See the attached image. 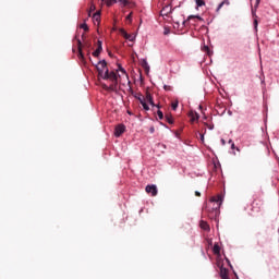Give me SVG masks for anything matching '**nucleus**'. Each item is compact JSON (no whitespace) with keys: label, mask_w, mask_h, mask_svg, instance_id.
Masks as SVG:
<instances>
[{"label":"nucleus","mask_w":279,"mask_h":279,"mask_svg":"<svg viewBox=\"0 0 279 279\" xmlns=\"http://www.w3.org/2000/svg\"><path fill=\"white\" fill-rule=\"evenodd\" d=\"M196 197H202V193H199L198 191L195 192Z\"/></svg>","instance_id":"79ce46f5"},{"label":"nucleus","mask_w":279,"mask_h":279,"mask_svg":"<svg viewBox=\"0 0 279 279\" xmlns=\"http://www.w3.org/2000/svg\"><path fill=\"white\" fill-rule=\"evenodd\" d=\"M163 14H169V11H166V13H163Z\"/></svg>","instance_id":"49530a36"},{"label":"nucleus","mask_w":279,"mask_h":279,"mask_svg":"<svg viewBox=\"0 0 279 279\" xmlns=\"http://www.w3.org/2000/svg\"><path fill=\"white\" fill-rule=\"evenodd\" d=\"M226 260H227V263H228L230 269H233L232 264L230 263V259H228V257H226Z\"/></svg>","instance_id":"a19ab883"},{"label":"nucleus","mask_w":279,"mask_h":279,"mask_svg":"<svg viewBox=\"0 0 279 279\" xmlns=\"http://www.w3.org/2000/svg\"><path fill=\"white\" fill-rule=\"evenodd\" d=\"M128 114L132 116V113H131V111H130V110L128 111Z\"/></svg>","instance_id":"a18cd8bd"},{"label":"nucleus","mask_w":279,"mask_h":279,"mask_svg":"<svg viewBox=\"0 0 279 279\" xmlns=\"http://www.w3.org/2000/svg\"><path fill=\"white\" fill-rule=\"evenodd\" d=\"M166 121H167V123H169L170 125H173V117H172V116H166Z\"/></svg>","instance_id":"c85d7f7f"},{"label":"nucleus","mask_w":279,"mask_h":279,"mask_svg":"<svg viewBox=\"0 0 279 279\" xmlns=\"http://www.w3.org/2000/svg\"><path fill=\"white\" fill-rule=\"evenodd\" d=\"M125 132V124H118L114 128V136L119 138Z\"/></svg>","instance_id":"9d476101"},{"label":"nucleus","mask_w":279,"mask_h":279,"mask_svg":"<svg viewBox=\"0 0 279 279\" xmlns=\"http://www.w3.org/2000/svg\"><path fill=\"white\" fill-rule=\"evenodd\" d=\"M117 76H118V84L120 86H123L124 88L125 86H129V88H131L130 84H132V82L130 81V75L128 74V72L124 74H117Z\"/></svg>","instance_id":"7ed1b4c3"},{"label":"nucleus","mask_w":279,"mask_h":279,"mask_svg":"<svg viewBox=\"0 0 279 279\" xmlns=\"http://www.w3.org/2000/svg\"><path fill=\"white\" fill-rule=\"evenodd\" d=\"M190 19H197L198 21H204V19H202V16L196 15V16H190Z\"/></svg>","instance_id":"4c0bfd02"},{"label":"nucleus","mask_w":279,"mask_h":279,"mask_svg":"<svg viewBox=\"0 0 279 279\" xmlns=\"http://www.w3.org/2000/svg\"><path fill=\"white\" fill-rule=\"evenodd\" d=\"M170 33H171V31L169 29V27H165V29H163L165 36H168V34H170Z\"/></svg>","instance_id":"e433bc0d"},{"label":"nucleus","mask_w":279,"mask_h":279,"mask_svg":"<svg viewBox=\"0 0 279 279\" xmlns=\"http://www.w3.org/2000/svg\"><path fill=\"white\" fill-rule=\"evenodd\" d=\"M252 213H260V208H263V199L260 198H255L253 202H252Z\"/></svg>","instance_id":"423d86ee"},{"label":"nucleus","mask_w":279,"mask_h":279,"mask_svg":"<svg viewBox=\"0 0 279 279\" xmlns=\"http://www.w3.org/2000/svg\"><path fill=\"white\" fill-rule=\"evenodd\" d=\"M202 51L207 56H213V52L210 51V47L208 46H203Z\"/></svg>","instance_id":"4be33fe9"},{"label":"nucleus","mask_w":279,"mask_h":279,"mask_svg":"<svg viewBox=\"0 0 279 279\" xmlns=\"http://www.w3.org/2000/svg\"><path fill=\"white\" fill-rule=\"evenodd\" d=\"M258 5H260V0H256L255 8L252 9V14L254 17L253 25H254L255 32H258V15H256V10H258Z\"/></svg>","instance_id":"39448f33"},{"label":"nucleus","mask_w":279,"mask_h":279,"mask_svg":"<svg viewBox=\"0 0 279 279\" xmlns=\"http://www.w3.org/2000/svg\"><path fill=\"white\" fill-rule=\"evenodd\" d=\"M145 191L148 195H151V197H156V195H158V186H156V184L146 185Z\"/></svg>","instance_id":"0eeeda50"},{"label":"nucleus","mask_w":279,"mask_h":279,"mask_svg":"<svg viewBox=\"0 0 279 279\" xmlns=\"http://www.w3.org/2000/svg\"><path fill=\"white\" fill-rule=\"evenodd\" d=\"M195 3H196V8H204V5H206L205 0H195Z\"/></svg>","instance_id":"5701e85b"},{"label":"nucleus","mask_w":279,"mask_h":279,"mask_svg":"<svg viewBox=\"0 0 279 279\" xmlns=\"http://www.w3.org/2000/svg\"><path fill=\"white\" fill-rule=\"evenodd\" d=\"M146 101L149 104V106H151V108H158V110H160L161 108L160 104L156 105L154 102V96L149 92H146Z\"/></svg>","instance_id":"6e6552de"},{"label":"nucleus","mask_w":279,"mask_h":279,"mask_svg":"<svg viewBox=\"0 0 279 279\" xmlns=\"http://www.w3.org/2000/svg\"><path fill=\"white\" fill-rule=\"evenodd\" d=\"M220 143H221V145H226V140L221 138Z\"/></svg>","instance_id":"37998d69"},{"label":"nucleus","mask_w":279,"mask_h":279,"mask_svg":"<svg viewBox=\"0 0 279 279\" xmlns=\"http://www.w3.org/2000/svg\"><path fill=\"white\" fill-rule=\"evenodd\" d=\"M205 132H206V129L204 130V133L199 134L202 143H204V134H205Z\"/></svg>","instance_id":"58836bf2"},{"label":"nucleus","mask_w":279,"mask_h":279,"mask_svg":"<svg viewBox=\"0 0 279 279\" xmlns=\"http://www.w3.org/2000/svg\"><path fill=\"white\" fill-rule=\"evenodd\" d=\"M179 104H180V102H179L178 100L172 101V102H171V108H172V110H174V111L178 110Z\"/></svg>","instance_id":"bb28decb"},{"label":"nucleus","mask_w":279,"mask_h":279,"mask_svg":"<svg viewBox=\"0 0 279 279\" xmlns=\"http://www.w3.org/2000/svg\"><path fill=\"white\" fill-rule=\"evenodd\" d=\"M120 34L123 36V38H125V40H130V43H134V36L125 32V29L122 28L120 31Z\"/></svg>","instance_id":"ddd939ff"},{"label":"nucleus","mask_w":279,"mask_h":279,"mask_svg":"<svg viewBox=\"0 0 279 279\" xmlns=\"http://www.w3.org/2000/svg\"><path fill=\"white\" fill-rule=\"evenodd\" d=\"M189 118H190L191 123H195V121H199V113H197L195 111H190Z\"/></svg>","instance_id":"4468645a"},{"label":"nucleus","mask_w":279,"mask_h":279,"mask_svg":"<svg viewBox=\"0 0 279 279\" xmlns=\"http://www.w3.org/2000/svg\"><path fill=\"white\" fill-rule=\"evenodd\" d=\"M206 128H208V130H215V124H208L205 122Z\"/></svg>","instance_id":"c9c22d12"},{"label":"nucleus","mask_w":279,"mask_h":279,"mask_svg":"<svg viewBox=\"0 0 279 279\" xmlns=\"http://www.w3.org/2000/svg\"><path fill=\"white\" fill-rule=\"evenodd\" d=\"M81 29H84V32H88V24L83 23L80 25Z\"/></svg>","instance_id":"2f4dec72"},{"label":"nucleus","mask_w":279,"mask_h":279,"mask_svg":"<svg viewBox=\"0 0 279 279\" xmlns=\"http://www.w3.org/2000/svg\"><path fill=\"white\" fill-rule=\"evenodd\" d=\"M104 43L101 40L98 39L97 41V49L96 51H99L101 53V51H104V47H102Z\"/></svg>","instance_id":"b1692460"},{"label":"nucleus","mask_w":279,"mask_h":279,"mask_svg":"<svg viewBox=\"0 0 279 279\" xmlns=\"http://www.w3.org/2000/svg\"><path fill=\"white\" fill-rule=\"evenodd\" d=\"M225 5H230V0H223L220 2L216 9V12H219V10H221Z\"/></svg>","instance_id":"6ab92c4d"},{"label":"nucleus","mask_w":279,"mask_h":279,"mask_svg":"<svg viewBox=\"0 0 279 279\" xmlns=\"http://www.w3.org/2000/svg\"><path fill=\"white\" fill-rule=\"evenodd\" d=\"M101 21V12L97 11L93 14V22L99 24Z\"/></svg>","instance_id":"dca6fc26"},{"label":"nucleus","mask_w":279,"mask_h":279,"mask_svg":"<svg viewBox=\"0 0 279 279\" xmlns=\"http://www.w3.org/2000/svg\"><path fill=\"white\" fill-rule=\"evenodd\" d=\"M143 69H145V71H149V63H147L145 60L142 63Z\"/></svg>","instance_id":"7c9ffc66"},{"label":"nucleus","mask_w":279,"mask_h":279,"mask_svg":"<svg viewBox=\"0 0 279 279\" xmlns=\"http://www.w3.org/2000/svg\"><path fill=\"white\" fill-rule=\"evenodd\" d=\"M221 204H223V194L211 196L204 205V210L209 219H217L221 215Z\"/></svg>","instance_id":"f03ea898"},{"label":"nucleus","mask_w":279,"mask_h":279,"mask_svg":"<svg viewBox=\"0 0 279 279\" xmlns=\"http://www.w3.org/2000/svg\"><path fill=\"white\" fill-rule=\"evenodd\" d=\"M229 145H231L232 154L236 155L235 149L236 151H240L239 147L234 145V142L232 140H229Z\"/></svg>","instance_id":"412c9836"},{"label":"nucleus","mask_w":279,"mask_h":279,"mask_svg":"<svg viewBox=\"0 0 279 279\" xmlns=\"http://www.w3.org/2000/svg\"><path fill=\"white\" fill-rule=\"evenodd\" d=\"M119 3H121L122 8H125L128 5H130V1L129 0H118Z\"/></svg>","instance_id":"a878e982"},{"label":"nucleus","mask_w":279,"mask_h":279,"mask_svg":"<svg viewBox=\"0 0 279 279\" xmlns=\"http://www.w3.org/2000/svg\"><path fill=\"white\" fill-rule=\"evenodd\" d=\"M262 85L265 86V77L262 78Z\"/></svg>","instance_id":"c03bdc74"},{"label":"nucleus","mask_w":279,"mask_h":279,"mask_svg":"<svg viewBox=\"0 0 279 279\" xmlns=\"http://www.w3.org/2000/svg\"><path fill=\"white\" fill-rule=\"evenodd\" d=\"M132 14H133V13L130 12V14H128L126 17H125L126 21H128L130 24H132Z\"/></svg>","instance_id":"f704fd0d"},{"label":"nucleus","mask_w":279,"mask_h":279,"mask_svg":"<svg viewBox=\"0 0 279 279\" xmlns=\"http://www.w3.org/2000/svg\"><path fill=\"white\" fill-rule=\"evenodd\" d=\"M163 14H169V11H166V13H163Z\"/></svg>","instance_id":"de8ad7c7"},{"label":"nucleus","mask_w":279,"mask_h":279,"mask_svg":"<svg viewBox=\"0 0 279 279\" xmlns=\"http://www.w3.org/2000/svg\"><path fill=\"white\" fill-rule=\"evenodd\" d=\"M199 228L202 230H205V232H210V225H208V222H206L205 220H201Z\"/></svg>","instance_id":"2eb2a0df"},{"label":"nucleus","mask_w":279,"mask_h":279,"mask_svg":"<svg viewBox=\"0 0 279 279\" xmlns=\"http://www.w3.org/2000/svg\"><path fill=\"white\" fill-rule=\"evenodd\" d=\"M157 116L160 121H162V119H165V113H162V110H160V109L157 110Z\"/></svg>","instance_id":"cd10ccee"},{"label":"nucleus","mask_w":279,"mask_h":279,"mask_svg":"<svg viewBox=\"0 0 279 279\" xmlns=\"http://www.w3.org/2000/svg\"><path fill=\"white\" fill-rule=\"evenodd\" d=\"M96 70L98 72V77L110 82V85L101 83V88L107 93H117V90H119V76L116 71L108 70V62H106V60L98 61Z\"/></svg>","instance_id":"f257e3e1"},{"label":"nucleus","mask_w":279,"mask_h":279,"mask_svg":"<svg viewBox=\"0 0 279 279\" xmlns=\"http://www.w3.org/2000/svg\"><path fill=\"white\" fill-rule=\"evenodd\" d=\"M134 97L135 99H138L141 106L143 107V110H145L146 112H149V105H147V94L145 95V98L141 93L136 94Z\"/></svg>","instance_id":"20e7f679"},{"label":"nucleus","mask_w":279,"mask_h":279,"mask_svg":"<svg viewBox=\"0 0 279 279\" xmlns=\"http://www.w3.org/2000/svg\"><path fill=\"white\" fill-rule=\"evenodd\" d=\"M175 8H180V4H178V0H171L169 5H166L161 12H171V10H175Z\"/></svg>","instance_id":"1a4fd4ad"},{"label":"nucleus","mask_w":279,"mask_h":279,"mask_svg":"<svg viewBox=\"0 0 279 279\" xmlns=\"http://www.w3.org/2000/svg\"><path fill=\"white\" fill-rule=\"evenodd\" d=\"M213 252L216 256H219L221 254V246L219 244H214Z\"/></svg>","instance_id":"a211bd4d"},{"label":"nucleus","mask_w":279,"mask_h":279,"mask_svg":"<svg viewBox=\"0 0 279 279\" xmlns=\"http://www.w3.org/2000/svg\"><path fill=\"white\" fill-rule=\"evenodd\" d=\"M95 10H96L95 4H90L89 11H88V16H90V13H92V12H95Z\"/></svg>","instance_id":"473e14b6"},{"label":"nucleus","mask_w":279,"mask_h":279,"mask_svg":"<svg viewBox=\"0 0 279 279\" xmlns=\"http://www.w3.org/2000/svg\"><path fill=\"white\" fill-rule=\"evenodd\" d=\"M117 2H118V0H105V3L108 8L114 5V3H117Z\"/></svg>","instance_id":"393cba45"},{"label":"nucleus","mask_w":279,"mask_h":279,"mask_svg":"<svg viewBox=\"0 0 279 279\" xmlns=\"http://www.w3.org/2000/svg\"><path fill=\"white\" fill-rule=\"evenodd\" d=\"M116 73H121L120 75H123L128 73V71L124 70L123 65L121 63H118V69L116 70Z\"/></svg>","instance_id":"aec40b11"},{"label":"nucleus","mask_w":279,"mask_h":279,"mask_svg":"<svg viewBox=\"0 0 279 279\" xmlns=\"http://www.w3.org/2000/svg\"><path fill=\"white\" fill-rule=\"evenodd\" d=\"M230 271L228 270V268L221 266L220 267V278L221 279H230V276H229Z\"/></svg>","instance_id":"f8f14e48"},{"label":"nucleus","mask_w":279,"mask_h":279,"mask_svg":"<svg viewBox=\"0 0 279 279\" xmlns=\"http://www.w3.org/2000/svg\"><path fill=\"white\" fill-rule=\"evenodd\" d=\"M77 49L80 60H84V52L82 51V40L77 39Z\"/></svg>","instance_id":"f3484780"},{"label":"nucleus","mask_w":279,"mask_h":279,"mask_svg":"<svg viewBox=\"0 0 279 279\" xmlns=\"http://www.w3.org/2000/svg\"><path fill=\"white\" fill-rule=\"evenodd\" d=\"M163 90H166L167 93H171V90H173V87L170 85H163Z\"/></svg>","instance_id":"c756f323"},{"label":"nucleus","mask_w":279,"mask_h":279,"mask_svg":"<svg viewBox=\"0 0 279 279\" xmlns=\"http://www.w3.org/2000/svg\"><path fill=\"white\" fill-rule=\"evenodd\" d=\"M100 54H101V52H100L99 50H95V51L92 53V56H93L94 58H99Z\"/></svg>","instance_id":"72a5a7b5"},{"label":"nucleus","mask_w":279,"mask_h":279,"mask_svg":"<svg viewBox=\"0 0 279 279\" xmlns=\"http://www.w3.org/2000/svg\"><path fill=\"white\" fill-rule=\"evenodd\" d=\"M149 132H150V134H154L156 132V129L154 126H150Z\"/></svg>","instance_id":"ea45409f"},{"label":"nucleus","mask_w":279,"mask_h":279,"mask_svg":"<svg viewBox=\"0 0 279 279\" xmlns=\"http://www.w3.org/2000/svg\"><path fill=\"white\" fill-rule=\"evenodd\" d=\"M215 110H216L217 114H219V117H223V114H226L227 108H226V106H223V105L217 104V105L215 106Z\"/></svg>","instance_id":"9b49d317"}]
</instances>
